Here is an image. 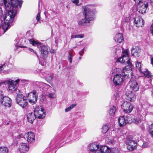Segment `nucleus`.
I'll list each match as a JSON object with an SVG mask.
<instances>
[{
  "mask_svg": "<svg viewBox=\"0 0 153 153\" xmlns=\"http://www.w3.org/2000/svg\"><path fill=\"white\" fill-rule=\"evenodd\" d=\"M8 0H0V4H4L5 9L8 11L4 18V23L2 28L4 31L8 28L10 24L13 21L17 11L19 8H21L22 4V2L18 0H10V2H8Z\"/></svg>",
  "mask_w": 153,
  "mask_h": 153,
  "instance_id": "1",
  "label": "nucleus"
},
{
  "mask_svg": "<svg viewBox=\"0 0 153 153\" xmlns=\"http://www.w3.org/2000/svg\"><path fill=\"white\" fill-rule=\"evenodd\" d=\"M94 4H88L82 7V13L85 18L79 21L78 25L79 26H84L87 23H90L94 20L95 15L97 13Z\"/></svg>",
  "mask_w": 153,
  "mask_h": 153,
  "instance_id": "2",
  "label": "nucleus"
},
{
  "mask_svg": "<svg viewBox=\"0 0 153 153\" xmlns=\"http://www.w3.org/2000/svg\"><path fill=\"white\" fill-rule=\"evenodd\" d=\"M29 42L30 44L33 46H36L40 48L41 56L44 59H46L48 55V47L46 45H44L41 42L36 41L33 39H30Z\"/></svg>",
  "mask_w": 153,
  "mask_h": 153,
  "instance_id": "3",
  "label": "nucleus"
},
{
  "mask_svg": "<svg viewBox=\"0 0 153 153\" xmlns=\"http://www.w3.org/2000/svg\"><path fill=\"white\" fill-rule=\"evenodd\" d=\"M16 101L17 103L23 108L26 107L28 104L26 97L22 94L17 95Z\"/></svg>",
  "mask_w": 153,
  "mask_h": 153,
  "instance_id": "4",
  "label": "nucleus"
},
{
  "mask_svg": "<svg viewBox=\"0 0 153 153\" xmlns=\"http://www.w3.org/2000/svg\"><path fill=\"white\" fill-rule=\"evenodd\" d=\"M121 108L125 112L129 113L132 110L133 106L130 102L125 101L122 103Z\"/></svg>",
  "mask_w": 153,
  "mask_h": 153,
  "instance_id": "5",
  "label": "nucleus"
},
{
  "mask_svg": "<svg viewBox=\"0 0 153 153\" xmlns=\"http://www.w3.org/2000/svg\"><path fill=\"white\" fill-rule=\"evenodd\" d=\"M20 79H19L14 81L10 79H9L7 81L8 84H9L8 88L9 90L13 91H15L16 90L17 93V92H19L20 91L18 89H16V85L19 82Z\"/></svg>",
  "mask_w": 153,
  "mask_h": 153,
  "instance_id": "6",
  "label": "nucleus"
},
{
  "mask_svg": "<svg viewBox=\"0 0 153 153\" xmlns=\"http://www.w3.org/2000/svg\"><path fill=\"white\" fill-rule=\"evenodd\" d=\"M44 110L41 106H37L34 111L36 117L39 119H43L45 116Z\"/></svg>",
  "mask_w": 153,
  "mask_h": 153,
  "instance_id": "7",
  "label": "nucleus"
},
{
  "mask_svg": "<svg viewBox=\"0 0 153 153\" xmlns=\"http://www.w3.org/2000/svg\"><path fill=\"white\" fill-rule=\"evenodd\" d=\"M126 77L125 76H123L122 74H116L114 76L113 79V82L116 85H119L121 84L123 82V77Z\"/></svg>",
  "mask_w": 153,
  "mask_h": 153,
  "instance_id": "8",
  "label": "nucleus"
},
{
  "mask_svg": "<svg viewBox=\"0 0 153 153\" xmlns=\"http://www.w3.org/2000/svg\"><path fill=\"white\" fill-rule=\"evenodd\" d=\"M122 57L118 58L117 61L120 62L121 63L126 64L129 63L130 62L129 58L128 55V53L127 51H125L123 54Z\"/></svg>",
  "mask_w": 153,
  "mask_h": 153,
  "instance_id": "9",
  "label": "nucleus"
},
{
  "mask_svg": "<svg viewBox=\"0 0 153 153\" xmlns=\"http://www.w3.org/2000/svg\"><path fill=\"white\" fill-rule=\"evenodd\" d=\"M0 102L3 105L6 107H10L11 105V100L7 96H4L1 99Z\"/></svg>",
  "mask_w": 153,
  "mask_h": 153,
  "instance_id": "10",
  "label": "nucleus"
},
{
  "mask_svg": "<svg viewBox=\"0 0 153 153\" xmlns=\"http://www.w3.org/2000/svg\"><path fill=\"white\" fill-rule=\"evenodd\" d=\"M129 63H127L128 65L123 68L122 71L123 75L125 76L126 79L128 78L129 76V74H127L128 71L131 70L133 66L131 62Z\"/></svg>",
  "mask_w": 153,
  "mask_h": 153,
  "instance_id": "11",
  "label": "nucleus"
},
{
  "mask_svg": "<svg viewBox=\"0 0 153 153\" xmlns=\"http://www.w3.org/2000/svg\"><path fill=\"white\" fill-rule=\"evenodd\" d=\"M148 7V4H143L142 3H140L137 6V10L140 13L143 14L146 12L147 8Z\"/></svg>",
  "mask_w": 153,
  "mask_h": 153,
  "instance_id": "12",
  "label": "nucleus"
},
{
  "mask_svg": "<svg viewBox=\"0 0 153 153\" xmlns=\"http://www.w3.org/2000/svg\"><path fill=\"white\" fill-rule=\"evenodd\" d=\"M29 102L30 103L33 104L36 102L37 97L36 96V91L35 90L28 94Z\"/></svg>",
  "mask_w": 153,
  "mask_h": 153,
  "instance_id": "13",
  "label": "nucleus"
},
{
  "mask_svg": "<svg viewBox=\"0 0 153 153\" xmlns=\"http://www.w3.org/2000/svg\"><path fill=\"white\" fill-rule=\"evenodd\" d=\"M134 23L138 27H142L144 24V21L141 16H136L134 18Z\"/></svg>",
  "mask_w": 153,
  "mask_h": 153,
  "instance_id": "14",
  "label": "nucleus"
},
{
  "mask_svg": "<svg viewBox=\"0 0 153 153\" xmlns=\"http://www.w3.org/2000/svg\"><path fill=\"white\" fill-rule=\"evenodd\" d=\"M29 149V146L25 143H22L19 146V150L21 153H26Z\"/></svg>",
  "mask_w": 153,
  "mask_h": 153,
  "instance_id": "15",
  "label": "nucleus"
},
{
  "mask_svg": "<svg viewBox=\"0 0 153 153\" xmlns=\"http://www.w3.org/2000/svg\"><path fill=\"white\" fill-rule=\"evenodd\" d=\"M25 137L27 139V142L29 143H33L35 140L34 134L32 132H28L25 134Z\"/></svg>",
  "mask_w": 153,
  "mask_h": 153,
  "instance_id": "16",
  "label": "nucleus"
},
{
  "mask_svg": "<svg viewBox=\"0 0 153 153\" xmlns=\"http://www.w3.org/2000/svg\"><path fill=\"white\" fill-rule=\"evenodd\" d=\"M110 151V149L107 146H102L93 152V153H108Z\"/></svg>",
  "mask_w": 153,
  "mask_h": 153,
  "instance_id": "17",
  "label": "nucleus"
},
{
  "mask_svg": "<svg viewBox=\"0 0 153 153\" xmlns=\"http://www.w3.org/2000/svg\"><path fill=\"white\" fill-rule=\"evenodd\" d=\"M129 84L131 88L133 90L135 91H136L138 90L139 89L138 84L135 79L131 78Z\"/></svg>",
  "mask_w": 153,
  "mask_h": 153,
  "instance_id": "18",
  "label": "nucleus"
},
{
  "mask_svg": "<svg viewBox=\"0 0 153 153\" xmlns=\"http://www.w3.org/2000/svg\"><path fill=\"white\" fill-rule=\"evenodd\" d=\"M126 99L130 101H133L136 99L135 94L131 91H127L126 94Z\"/></svg>",
  "mask_w": 153,
  "mask_h": 153,
  "instance_id": "19",
  "label": "nucleus"
},
{
  "mask_svg": "<svg viewBox=\"0 0 153 153\" xmlns=\"http://www.w3.org/2000/svg\"><path fill=\"white\" fill-rule=\"evenodd\" d=\"M6 14V13L5 14ZM2 14H3L2 10L1 8V7H0V17L1 16V20L2 19H3L4 20V16H5V15H4V16H3V17H2ZM4 22L3 21H2L1 22V26H0V33L1 34H3L4 33H5V32H6V31L10 27V26H9V27L7 29H6L4 31V30L2 29V27L4 23ZM11 23L12 22H11L10 24H10H11ZM10 26V25L9 26Z\"/></svg>",
  "mask_w": 153,
  "mask_h": 153,
  "instance_id": "20",
  "label": "nucleus"
},
{
  "mask_svg": "<svg viewBox=\"0 0 153 153\" xmlns=\"http://www.w3.org/2000/svg\"><path fill=\"white\" fill-rule=\"evenodd\" d=\"M88 148L89 153H93V152L100 148V147L98 145L94 143H91L88 145Z\"/></svg>",
  "mask_w": 153,
  "mask_h": 153,
  "instance_id": "21",
  "label": "nucleus"
},
{
  "mask_svg": "<svg viewBox=\"0 0 153 153\" xmlns=\"http://www.w3.org/2000/svg\"><path fill=\"white\" fill-rule=\"evenodd\" d=\"M129 143H126L127 149L130 151L134 150L137 146V143L134 140L131 141L130 140Z\"/></svg>",
  "mask_w": 153,
  "mask_h": 153,
  "instance_id": "22",
  "label": "nucleus"
},
{
  "mask_svg": "<svg viewBox=\"0 0 153 153\" xmlns=\"http://www.w3.org/2000/svg\"><path fill=\"white\" fill-rule=\"evenodd\" d=\"M118 120L120 127L125 126L128 122V120H126L124 116L120 117L118 119Z\"/></svg>",
  "mask_w": 153,
  "mask_h": 153,
  "instance_id": "23",
  "label": "nucleus"
},
{
  "mask_svg": "<svg viewBox=\"0 0 153 153\" xmlns=\"http://www.w3.org/2000/svg\"><path fill=\"white\" fill-rule=\"evenodd\" d=\"M36 117L34 113L30 112L28 113L27 115V118L28 121L30 123H33Z\"/></svg>",
  "mask_w": 153,
  "mask_h": 153,
  "instance_id": "24",
  "label": "nucleus"
},
{
  "mask_svg": "<svg viewBox=\"0 0 153 153\" xmlns=\"http://www.w3.org/2000/svg\"><path fill=\"white\" fill-rule=\"evenodd\" d=\"M130 118H128V120L130 123L132 122L136 124H139L141 122V117L140 116L138 117H136L132 118L131 119V120H130Z\"/></svg>",
  "mask_w": 153,
  "mask_h": 153,
  "instance_id": "25",
  "label": "nucleus"
},
{
  "mask_svg": "<svg viewBox=\"0 0 153 153\" xmlns=\"http://www.w3.org/2000/svg\"><path fill=\"white\" fill-rule=\"evenodd\" d=\"M115 42L120 43L123 40V38L122 34L119 33L117 34L114 38Z\"/></svg>",
  "mask_w": 153,
  "mask_h": 153,
  "instance_id": "26",
  "label": "nucleus"
},
{
  "mask_svg": "<svg viewBox=\"0 0 153 153\" xmlns=\"http://www.w3.org/2000/svg\"><path fill=\"white\" fill-rule=\"evenodd\" d=\"M131 54L132 56H138L139 53L140 52V49L139 48L137 47H135L133 48L131 50Z\"/></svg>",
  "mask_w": 153,
  "mask_h": 153,
  "instance_id": "27",
  "label": "nucleus"
},
{
  "mask_svg": "<svg viewBox=\"0 0 153 153\" xmlns=\"http://www.w3.org/2000/svg\"><path fill=\"white\" fill-rule=\"evenodd\" d=\"M39 84V88H42L43 91H45L49 88L50 86L48 84L43 82H38Z\"/></svg>",
  "mask_w": 153,
  "mask_h": 153,
  "instance_id": "28",
  "label": "nucleus"
},
{
  "mask_svg": "<svg viewBox=\"0 0 153 153\" xmlns=\"http://www.w3.org/2000/svg\"><path fill=\"white\" fill-rule=\"evenodd\" d=\"M116 111V108L115 106L114 105H111L110 106V109L109 111V114L110 115H114V114Z\"/></svg>",
  "mask_w": 153,
  "mask_h": 153,
  "instance_id": "29",
  "label": "nucleus"
},
{
  "mask_svg": "<svg viewBox=\"0 0 153 153\" xmlns=\"http://www.w3.org/2000/svg\"><path fill=\"white\" fill-rule=\"evenodd\" d=\"M8 149L6 147H0V153H8Z\"/></svg>",
  "mask_w": 153,
  "mask_h": 153,
  "instance_id": "30",
  "label": "nucleus"
},
{
  "mask_svg": "<svg viewBox=\"0 0 153 153\" xmlns=\"http://www.w3.org/2000/svg\"><path fill=\"white\" fill-rule=\"evenodd\" d=\"M140 72L143 73L147 78L151 77L152 76L151 73L148 70H146V71H142Z\"/></svg>",
  "mask_w": 153,
  "mask_h": 153,
  "instance_id": "31",
  "label": "nucleus"
},
{
  "mask_svg": "<svg viewBox=\"0 0 153 153\" xmlns=\"http://www.w3.org/2000/svg\"><path fill=\"white\" fill-rule=\"evenodd\" d=\"M109 129L108 126L105 125H104L102 128V132L103 134H105L107 132Z\"/></svg>",
  "mask_w": 153,
  "mask_h": 153,
  "instance_id": "32",
  "label": "nucleus"
},
{
  "mask_svg": "<svg viewBox=\"0 0 153 153\" xmlns=\"http://www.w3.org/2000/svg\"><path fill=\"white\" fill-rule=\"evenodd\" d=\"M149 132L151 136L153 137V124H152L149 126Z\"/></svg>",
  "mask_w": 153,
  "mask_h": 153,
  "instance_id": "33",
  "label": "nucleus"
},
{
  "mask_svg": "<svg viewBox=\"0 0 153 153\" xmlns=\"http://www.w3.org/2000/svg\"><path fill=\"white\" fill-rule=\"evenodd\" d=\"M119 98V96L118 93L117 92H116L114 95L113 96L112 99L114 101L116 102L117 101Z\"/></svg>",
  "mask_w": 153,
  "mask_h": 153,
  "instance_id": "34",
  "label": "nucleus"
},
{
  "mask_svg": "<svg viewBox=\"0 0 153 153\" xmlns=\"http://www.w3.org/2000/svg\"><path fill=\"white\" fill-rule=\"evenodd\" d=\"M141 63L140 62H137L136 63V67L138 69L140 72L142 71V69H141Z\"/></svg>",
  "mask_w": 153,
  "mask_h": 153,
  "instance_id": "35",
  "label": "nucleus"
},
{
  "mask_svg": "<svg viewBox=\"0 0 153 153\" xmlns=\"http://www.w3.org/2000/svg\"><path fill=\"white\" fill-rule=\"evenodd\" d=\"M76 105V104H72L70 105L69 107L65 109V112H68L71 110L72 109L75 107Z\"/></svg>",
  "mask_w": 153,
  "mask_h": 153,
  "instance_id": "36",
  "label": "nucleus"
},
{
  "mask_svg": "<svg viewBox=\"0 0 153 153\" xmlns=\"http://www.w3.org/2000/svg\"><path fill=\"white\" fill-rule=\"evenodd\" d=\"M133 136L131 135L128 136L127 137L126 140V144L129 143L130 140H131V141L134 140H133Z\"/></svg>",
  "mask_w": 153,
  "mask_h": 153,
  "instance_id": "37",
  "label": "nucleus"
},
{
  "mask_svg": "<svg viewBox=\"0 0 153 153\" xmlns=\"http://www.w3.org/2000/svg\"><path fill=\"white\" fill-rule=\"evenodd\" d=\"M73 56L72 52L69 53L68 56V59L70 63H71L72 61V57Z\"/></svg>",
  "mask_w": 153,
  "mask_h": 153,
  "instance_id": "38",
  "label": "nucleus"
},
{
  "mask_svg": "<svg viewBox=\"0 0 153 153\" xmlns=\"http://www.w3.org/2000/svg\"><path fill=\"white\" fill-rule=\"evenodd\" d=\"M108 143L110 145H113L115 143V141L114 139H109L107 141Z\"/></svg>",
  "mask_w": 153,
  "mask_h": 153,
  "instance_id": "39",
  "label": "nucleus"
},
{
  "mask_svg": "<svg viewBox=\"0 0 153 153\" xmlns=\"http://www.w3.org/2000/svg\"><path fill=\"white\" fill-rule=\"evenodd\" d=\"M118 6L120 8L121 10H123L124 8V3L123 2H120L118 3Z\"/></svg>",
  "mask_w": 153,
  "mask_h": 153,
  "instance_id": "40",
  "label": "nucleus"
},
{
  "mask_svg": "<svg viewBox=\"0 0 153 153\" xmlns=\"http://www.w3.org/2000/svg\"><path fill=\"white\" fill-rule=\"evenodd\" d=\"M72 2L73 3L75 4L77 6H79L80 4H79V0H73L72 1Z\"/></svg>",
  "mask_w": 153,
  "mask_h": 153,
  "instance_id": "41",
  "label": "nucleus"
},
{
  "mask_svg": "<svg viewBox=\"0 0 153 153\" xmlns=\"http://www.w3.org/2000/svg\"><path fill=\"white\" fill-rule=\"evenodd\" d=\"M48 97L51 98H54L56 97L55 94L54 93H51L49 94Z\"/></svg>",
  "mask_w": 153,
  "mask_h": 153,
  "instance_id": "42",
  "label": "nucleus"
},
{
  "mask_svg": "<svg viewBox=\"0 0 153 153\" xmlns=\"http://www.w3.org/2000/svg\"><path fill=\"white\" fill-rule=\"evenodd\" d=\"M149 146L148 143L146 142H143V144L142 145V147L143 148L147 147Z\"/></svg>",
  "mask_w": 153,
  "mask_h": 153,
  "instance_id": "43",
  "label": "nucleus"
},
{
  "mask_svg": "<svg viewBox=\"0 0 153 153\" xmlns=\"http://www.w3.org/2000/svg\"><path fill=\"white\" fill-rule=\"evenodd\" d=\"M84 37L83 34H77L75 35L76 38H83Z\"/></svg>",
  "mask_w": 153,
  "mask_h": 153,
  "instance_id": "44",
  "label": "nucleus"
},
{
  "mask_svg": "<svg viewBox=\"0 0 153 153\" xmlns=\"http://www.w3.org/2000/svg\"><path fill=\"white\" fill-rule=\"evenodd\" d=\"M10 72V71L9 70H4L3 72L2 73L4 74H8Z\"/></svg>",
  "mask_w": 153,
  "mask_h": 153,
  "instance_id": "45",
  "label": "nucleus"
},
{
  "mask_svg": "<svg viewBox=\"0 0 153 153\" xmlns=\"http://www.w3.org/2000/svg\"><path fill=\"white\" fill-rule=\"evenodd\" d=\"M130 19L129 17H126L124 18V21L125 22H128L130 21Z\"/></svg>",
  "mask_w": 153,
  "mask_h": 153,
  "instance_id": "46",
  "label": "nucleus"
},
{
  "mask_svg": "<svg viewBox=\"0 0 153 153\" xmlns=\"http://www.w3.org/2000/svg\"><path fill=\"white\" fill-rule=\"evenodd\" d=\"M40 18V14L39 12L37 15L36 19L37 21H39Z\"/></svg>",
  "mask_w": 153,
  "mask_h": 153,
  "instance_id": "47",
  "label": "nucleus"
},
{
  "mask_svg": "<svg viewBox=\"0 0 153 153\" xmlns=\"http://www.w3.org/2000/svg\"><path fill=\"white\" fill-rule=\"evenodd\" d=\"M150 30L151 33L152 34V36H153V23L151 26Z\"/></svg>",
  "mask_w": 153,
  "mask_h": 153,
  "instance_id": "48",
  "label": "nucleus"
},
{
  "mask_svg": "<svg viewBox=\"0 0 153 153\" xmlns=\"http://www.w3.org/2000/svg\"><path fill=\"white\" fill-rule=\"evenodd\" d=\"M46 79H48L49 80H51L52 79V76L51 75L47 76H46Z\"/></svg>",
  "mask_w": 153,
  "mask_h": 153,
  "instance_id": "49",
  "label": "nucleus"
},
{
  "mask_svg": "<svg viewBox=\"0 0 153 153\" xmlns=\"http://www.w3.org/2000/svg\"><path fill=\"white\" fill-rule=\"evenodd\" d=\"M4 96H3V91L1 90H0V97L1 98H3V97H4Z\"/></svg>",
  "mask_w": 153,
  "mask_h": 153,
  "instance_id": "50",
  "label": "nucleus"
},
{
  "mask_svg": "<svg viewBox=\"0 0 153 153\" xmlns=\"http://www.w3.org/2000/svg\"><path fill=\"white\" fill-rule=\"evenodd\" d=\"M29 50L30 51H31V52H34L36 55V56H37V57H38L37 54L36 53V51H35L34 50H33V49L30 48H29Z\"/></svg>",
  "mask_w": 153,
  "mask_h": 153,
  "instance_id": "51",
  "label": "nucleus"
},
{
  "mask_svg": "<svg viewBox=\"0 0 153 153\" xmlns=\"http://www.w3.org/2000/svg\"><path fill=\"white\" fill-rule=\"evenodd\" d=\"M84 50L83 49L79 52V54L81 56H82L84 53Z\"/></svg>",
  "mask_w": 153,
  "mask_h": 153,
  "instance_id": "52",
  "label": "nucleus"
},
{
  "mask_svg": "<svg viewBox=\"0 0 153 153\" xmlns=\"http://www.w3.org/2000/svg\"><path fill=\"white\" fill-rule=\"evenodd\" d=\"M5 64H4L3 65H2L0 66V71L2 70L3 69H4L3 67L5 66Z\"/></svg>",
  "mask_w": 153,
  "mask_h": 153,
  "instance_id": "53",
  "label": "nucleus"
},
{
  "mask_svg": "<svg viewBox=\"0 0 153 153\" xmlns=\"http://www.w3.org/2000/svg\"><path fill=\"white\" fill-rule=\"evenodd\" d=\"M136 3H140L142 0H134Z\"/></svg>",
  "mask_w": 153,
  "mask_h": 153,
  "instance_id": "54",
  "label": "nucleus"
},
{
  "mask_svg": "<svg viewBox=\"0 0 153 153\" xmlns=\"http://www.w3.org/2000/svg\"><path fill=\"white\" fill-rule=\"evenodd\" d=\"M23 137V136H22V134H19L17 136V138H19V139L21 137Z\"/></svg>",
  "mask_w": 153,
  "mask_h": 153,
  "instance_id": "55",
  "label": "nucleus"
},
{
  "mask_svg": "<svg viewBox=\"0 0 153 153\" xmlns=\"http://www.w3.org/2000/svg\"><path fill=\"white\" fill-rule=\"evenodd\" d=\"M50 52L51 53H56L55 51L54 50H50Z\"/></svg>",
  "mask_w": 153,
  "mask_h": 153,
  "instance_id": "56",
  "label": "nucleus"
},
{
  "mask_svg": "<svg viewBox=\"0 0 153 153\" xmlns=\"http://www.w3.org/2000/svg\"><path fill=\"white\" fill-rule=\"evenodd\" d=\"M150 3L153 6V0H150Z\"/></svg>",
  "mask_w": 153,
  "mask_h": 153,
  "instance_id": "57",
  "label": "nucleus"
},
{
  "mask_svg": "<svg viewBox=\"0 0 153 153\" xmlns=\"http://www.w3.org/2000/svg\"><path fill=\"white\" fill-rule=\"evenodd\" d=\"M5 82H1L0 83V86H1L3 85H4Z\"/></svg>",
  "mask_w": 153,
  "mask_h": 153,
  "instance_id": "58",
  "label": "nucleus"
},
{
  "mask_svg": "<svg viewBox=\"0 0 153 153\" xmlns=\"http://www.w3.org/2000/svg\"><path fill=\"white\" fill-rule=\"evenodd\" d=\"M151 63L153 66V58H152L151 60Z\"/></svg>",
  "mask_w": 153,
  "mask_h": 153,
  "instance_id": "59",
  "label": "nucleus"
},
{
  "mask_svg": "<svg viewBox=\"0 0 153 153\" xmlns=\"http://www.w3.org/2000/svg\"><path fill=\"white\" fill-rule=\"evenodd\" d=\"M74 38H75V35H72L71 36V39H73Z\"/></svg>",
  "mask_w": 153,
  "mask_h": 153,
  "instance_id": "60",
  "label": "nucleus"
},
{
  "mask_svg": "<svg viewBox=\"0 0 153 153\" xmlns=\"http://www.w3.org/2000/svg\"><path fill=\"white\" fill-rule=\"evenodd\" d=\"M15 41H16V42L17 43L18 42H19L18 39H15Z\"/></svg>",
  "mask_w": 153,
  "mask_h": 153,
  "instance_id": "61",
  "label": "nucleus"
},
{
  "mask_svg": "<svg viewBox=\"0 0 153 153\" xmlns=\"http://www.w3.org/2000/svg\"><path fill=\"white\" fill-rule=\"evenodd\" d=\"M15 46H16V47H17L16 48V49H17V48H18V45H17V43H16V44L15 45Z\"/></svg>",
  "mask_w": 153,
  "mask_h": 153,
  "instance_id": "62",
  "label": "nucleus"
},
{
  "mask_svg": "<svg viewBox=\"0 0 153 153\" xmlns=\"http://www.w3.org/2000/svg\"><path fill=\"white\" fill-rule=\"evenodd\" d=\"M115 49H116L117 51H118V52H120V50H119L118 49V50H117L116 48Z\"/></svg>",
  "mask_w": 153,
  "mask_h": 153,
  "instance_id": "63",
  "label": "nucleus"
},
{
  "mask_svg": "<svg viewBox=\"0 0 153 153\" xmlns=\"http://www.w3.org/2000/svg\"><path fill=\"white\" fill-rule=\"evenodd\" d=\"M152 95L153 96V89L152 91Z\"/></svg>",
  "mask_w": 153,
  "mask_h": 153,
  "instance_id": "64",
  "label": "nucleus"
}]
</instances>
